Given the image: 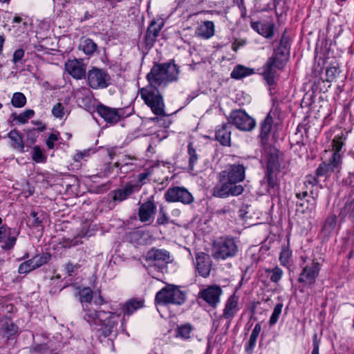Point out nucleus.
Masks as SVG:
<instances>
[{
    "instance_id": "nucleus-7",
    "label": "nucleus",
    "mask_w": 354,
    "mask_h": 354,
    "mask_svg": "<svg viewBox=\"0 0 354 354\" xmlns=\"http://www.w3.org/2000/svg\"><path fill=\"white\" fill-rule=\"evenodd\" d=\"M214 257L226 259L236 255L239 251L238 241L233 237H220L214 243Z\"/></svg>"
},
{
    "instance_id": "nucleus-39",
    "label": "nucleus",
    "mask_w": 354,
    "mask_h": 354,
    "mask_svg": "<svg viewBox=\"0 0 354 354\" xmlns=\"http://www.w3.org/2000/svg\"><path fill=\"white\" fill-rule=\"evenodd\" d=\"M76 97L79 103L84 106H88L91 102V91L82 87L76 92Z\"/></svg>"
},
{
    "instance_id": "nucleus-33",
    "label": "nucleus",
    "mask_w": 354,
    "mask_h": 354,
    "mask_svg": "<svg viewBox=\"0 0 354 354\" xmlns=\"http://www.w3.org/2000/svg\"><path fill=\"white\" fill-rule=\"evenodd\" d=\"M277 174L278 172L266 171L263 180L267 183V190L270 194L274 193L275 189L278 187Z\"/></svg>"
},
{
    "instance_id": "nucleus-13",
    "label": "nucleus",
    "mask_w": 354,
    "mask_h": 354,
    "mask_svg": "<svg viewBox=\"0 0 354 354\" xmlns=\"http://www.w3.org/2000/svg\"><path fill=\"white\" fill-rule=\"evenodd\" d=\"M165 198L167 202H180L183 204H189L194 201L192 195L184 187H169L165 194Z\"/></svg>"
},
{
    "instance_id": "nucleus-41",
    "label": "nucleus",
    "mask_w": 354,
    "mask_h": 354,
    "mask_svg": "<svg viewBox=\"0 0 354 354\" xmlns=\"http://www.w3.org/2000/svg\"><path fill=\"white\" fill-rule=\"evenodd\" d=\"M187 153L189 156V170L192 171L194 170V165L198 160V155L192 142H189L187 145Z\"/></svg>"
},
{
    "instance_id": "nucleus-57",
    "label": "nucleus",
    "mask_w": 354,
    "mask_h": 354,
    "mask_svg": "<svg viewBox=\"0 0 354 354\" xmlns=\"http://www.w3.org/2000/svg\"><path fill=\"white\" fill-rule=\"evenodd\" d=\"M2 329L9 335H12L16 332L17 327L10 320L7 319L2 324Z\"/></svg>"
},
{
    "instance_id": "nucleus-26",
    "label": "nucleus",
    "mask_w": 354,
    "mask_h": 354,
    "mask_svg": "<svg viewBox=\"0 0 354 354\" xmlns=\"http://www.w3.org/2000/svg\"><path fill=\"white\" fill-rule=\"evenodd\" d=\"M250 25L254 30L266 38H272L274 35V24L272 22L251 21Z\"/></svg>"
},
{
    "instance_id": "nucleus-2",
    "label": "nucleus",
    "mask_w": 354,
    "mask_h": 354,
    "mask_svg": "<svg viewBox=\"0 0 354 354\" xmlns=\"http://www.w3.org/2000/svg\"><path fill=\"white\" fill-rule=\"evenodd\" d=\"M83 318L91 326H100L99 337H108L116 333L120 314L93 308V304L82 306Z\"/></svg>"
},
{
    "instance_id": "nucleus-9",
    "label": "nucleus",
    "mask_w": 354,
    "mask_h": 354,
    "mask_svg": "<svg viewBox=\"0 0 354 354\" xmlns=\"http://www.w3.org/2000/svg\"><path fill=\"white\" fill-rule=\"evenodd\" d=\"M230 126L234 125L242 131H250L254 129L256 122L243 109L232 110L227 117Z\"/></svg>"
},
{
    "instance_id": "nucleus-24",
    "label": "nucleus",
    "mask_w": 354,
    "mask_h": 354,
    "mask_svg": "<svg viewBox=\"0 0 354 354\" xmlns=\"http://www.w3.org/2000/svg\"><path fill=\"white\" fill-rule=\"evenodd\" d=\"M215 138L223 146L231 145V126L229 122L216 127Z\"/></svg>"
},
{
    "instance_id": "nucleus-63",
    "label": "nucleus",
    "mask_w": 354,
    "mask_h": 354,
    "mask_svg": "<svg viewBox=\"0 0 354 354\" xmlns=\"http://www.w3.org/2000/svg\"><path fill=\"white\" fill-rule=\"evenodd\" d=\"M37 133L38 131L35 128L28 131L27 139L30 141V143L33 144L36 142V138L38 136Z\"/></svg>"
},
{
    "instance_id": "nucleus-31",
    "label": "nucleus",
    "mask_w": 354,
    "mask_h": 354,
    "mask_svg": "<svg viewBox=\"0 0 354 354\" xmlns=\"http://www.w3.org/2000/svg\"><path fill=\"white\" fill-rule=\"evenodd\" d=\"M8 137L11 140V147L18 150L20 152H23L24 150V144L23 141V137L21 134L17 129L11 130L8 133Z\"/></svg>"
},
{
    "instance_id": "nucleus-27",
    "label": "nucleus",
    "mask_w": 354,
    "mask_h": 354,
    "mask_svg": "<svg viewBox=\"0 0 354 354\" xmlns=\"http://www.w3.org/2000/svg\"><path fill=\"white\" fill-rule=\"evenodd\" d=\"M145 306V300L143 299L132 298L122 304L121 310L123 317L130 316L135 311Z\"/></svg>"
},
{
    "instance_id": "nucleus-34",
    "label": "nucleus",
    "mask_w": 354,
    "mask_h": 354,
    "mask_svg": "<svg viewBox=\"0 0 354 354\" xmlns=\"http://www.w3.org/2000/svg\"><path fill=\"white\" fill-rule=\"evenodd\" d=\"M280 170V164L279 162V156L277 152L271 153L268 156L266 171L278 172Z\"/></svg>"
},
{
    "instance_id": "nucleus-25",
    "label": "nucleus",
    "mask_w": 354,
    "mask_h": 354,
    "mask_svg": "<svg viewBox=\"0 0 354 354\" xmlns=\"http://www.w3.org/2000/svg\"><path fill=\"white\" fill-rule=\"evenodd\" d=\"M163 26V23H157L155 21H152L149 24L146 35H145V44L146 46L152 47L156 41L157 37L159 35L160 31Z\"/></svg>"
},
{
    "instance_id": "nucleus-5",
    "label": "nucleus",
    "mask_w": 354,
    "mask_h": 354,
    "mask_svg": "<svg viewBox=\"0 0 354 354\" xmlns=\"http://www.w3.org/2000/svg\"><path fill=\"white\" fill-rule=\"evenodd\" d=\"M139 93L145 103L157 116H165V103L163 97L158 88L146 86L139 89Z\"/></svg>"
},
{
    "instance_id": "nucleus-45",
    "label": "nucleus",
    "mask_w": 354,
    "mask_h": 354,
    "mask_svg": "<svg viewBox=\"0 0 354 354\" xmlns=\"http://www.w3.org/2000/svg\"><path fill=\"white\" fill-rule=\"evenodd\" d=\"M316 198L314 196H311L308 199H304L302 201L297 202V206L303 207V212L310 211L312 212L315 209L316 207Z\"/></svg>"
},
{
    "instance_id": "nucleus-19",
    "label": "nucleus",
    "mask_w": 354,
    "mask_h": 354,
    "mask_svg": "<svg viewBox=\"0 0 354 354\" xmlns=\"http://www.w3.org/2000/svg\"><path fill=\"white\" fill-rule=\"evenodd\" d=\"M339 218L341 221L346 220L354 223V196L351 194L342 199V205L339 208Z\"/></svg>"
},
{
    "instance_id": "nucleus-47",
    "label": "nucleus",
    "mask_w": 354,
    "mask_h": 354,
    "mask_svg": "<svg viewBox=\"0 0 354 354\" xmlns=\"http://www.w3.org/2000/svg\"><path fill=\"white\" fill-rule=\"evenodd\" d=\"M283 308V304L279 303L277 304L273 310V312L269 319V325L270 326H272L277 324L279 320V316L281 314Z\"/></svg>"
},
{
    "instance_id": "nucleus-42",
    "label": "nucleus",
    "mask_w": 354,
    "mask_h": 354,
    "mask_svg": "<svg viewBox=\"0 0 354 354\" xmlns=\"http://www.w3.org/2000/svg\"><path fill=\"white\" fill-rule=\"evenodd\" d=\"M337 225V217L335 215L329 216L325 221L322 231L327 235L331 234Z\"/></svg>"
},
{
    "instance_id": "nucleus-30",
    "label": "nucleus",
    "mask_w": 354,
    "mask_h": 354,
    "mask_svg": "<svg viewBox=\"0 0 354 354\" xmlns=\"http://www.w3.org/2000/svg\"><path fill=\"white\" fill-rule=\"evenodd\" d=\"M46 218V214L44 212L33 210L28 218V223L32 227H37L42 226Z\"/></svg>"
},
{
    "instance_id": "nucleus-54",
    "label": "nucleus",
    "mask_w": 354,
    "mask_h": 354,
    "mask_svg": "<svg viewBox=\"0 0 354 354\" xmlns=\"http://www.w3.org/2000/svg\"><path fill=\"white\" fill-rule=\"evenodd\" d=\"M150 172L145 171L140 173L137 177V183H133V186L138 187V192L140 190L141 187L146 183V180L149 178Z\"/></svg>"
},
{
    "instance_id": "nucleus-8",
    "label": "nucleus",
    "mask_w": 354,
    "mask_h": 354,
    "mask_svg": "<svg viewBox=\"0 0 354 354\" xmlns=\"http://www.w3.org/2000/svg\"><path fill=\"white\" fill-rule=\"evenodd\" d=\"M218 182L212 189V195L215 197L225 198L229 196L241 195L244 187L241 185L234 183L218 174Z\"/></svg>"
},
{
    "instance_id": "nucleus-1",
    "label": "nucleus",
    "mask_w": 354,
    "mask_h": 354,
    "mask_svg": "<svg viewBox=\"0 0 354 354\" xmlns=\"http://www.w3.org/2000/svg\"><path fill=\"white\" fill-rule=\"evenodd\" d=\"M290 39L285 30L280 39L279 46L274 49L273 54L263 66V75L269 86L275 84L277 70L285 67L290 57Z\"/></svg>"
},
{
    "instance_id": "nucleus-52",
    "label": "nucleus",
    "mask_w": 354,
    "mask_h": 354,
    "mask_svg": "<svg viewBox=\"0 0 354 354\" xmlns=\"http://www.w3.org/2000/svg\"><path fill=\"white\" fill-rule=\"evenodd\" d=\"M292 256V252L287 248H283L279 256L281 264L284 266H288L290 263V259Z\"/></svg>"
},
{
    "instance_id": "nucleus-3",
    "label": "nucleus",
    "mask_w": 354,
    "mask_h": 354,
    "mask_svg": "<svg viewBox=\"0 0 354 354\" xmlns=\"http://www.w3.org/2000/svg\"><path fill=\"white\" fill-rule=\"evenodd\" d=\"M180 71L174 62L163 64L156 63L147 75L149 86L153 87H166L167 84L178 80Z\"/></svg>"
},
{
    "instance_id": "nucleus-22",
    "label": "nucleus",
    "mask_w": 354,
    "mask_h": 354,
    "mask_svg": "<svg viewBox=\"0 0 354 354\" xmlns=\"http://www.w3.org/2000/svg\"><path fill=\"white\" fill-rule=\"evenodd\" d=\"M238 304L239 297L235 293L230 295L225 302L223 314L220 316V319L224 318L230 322L239 310Z\"/></svg>"
},
{
    "instance_id": "nucleus-32",
    "label": "nucleus",
    "mask_w": 354,
    "mask_h": 354,
    "mask_svg": "<svg viewBox=\"0 0 354 354\" xmlns=\"http://www.w3.org/2000/svg\"><path fill=\"white\" fill-rule=\"evenodd\" d=\"M290 0H272V4L278 21L279 22L283 15H286L288 10V3Z\"/></svg>"
},
{
    "instance_id": "nucleus-4",
    "label": "nucleus",
    "mask_w": 354,
    "mask_h": 354,
    "mask_svg": "<svg viewBox=\"0 0 354 354\" xmlns=\"http://www.w3.org/2000/svg\"><path fill=\"white\" fill-rule=\"evenodd\" d=\"M186 301V294L177 286L167 284L160 290L155 297L156 306H167L169 304L180 306Z\"/></svg>"
},
{
    "instance_id": "nucleus-6",
    "label": "nucleus",
    "mask_w": 354,
    "mask_h": 354,
    "mask_svg": "<svg viewBox=\"0 0 354 354\" xmlns=\"http://www.w3.org/2000/svg\"><path fill=\"white\" fill-rule=\"evenodd\" d=\"M302 270L298 278V282L306 286H311L316 282L322 265L315 259H310L306 256L301 257Z\"/></svg>"
},
{
    "instance_id": "nucleus-18",
    "label": "nucleus",
    "mask_w": 354,
    "mask_h": 354,
    "mask_svg": "<svg viewBox=\"0 0 354 354\" xmlns=\"http://www.w3.org/2000/svg\"><path fill=\"white\" fill-rule=\"evenodd\" d=\"M138 192V187L133 186V183L128 182L125 185L119 189L112 190L109 196L111 197L114 203H121L129 198L133 193Z\"/></svg>"
},
{
    "instance_id": "nucleus-11",
    "label": "nucleus",
    "mask_w": 354,
    "mask_h": 354,
    "mask_svg": "<svg viewBox=\"0 0 354 354\" xmlns=\"http://www.w3.org/2000/svg\"><path fill=\"white\" fill-rule=\"evenodd\" d=\"M156 210L157 205L154 201V196H151L146 201L139 203L138 209L139 221L147 225H150L154 219Z\"/></svg>"
},
{
    "instance_id": "nucleus-17",
    "label": "nucleus",
    "mask_w": 354,
    "mask_h": 354,
    "mask_svg": "<svg viewBox=\"0 0 354 354\" xmlns=\"http://www.w3.org/2000/svg\"><path fill=\"white\" fill-rule=\"evenodd\" d=\"M65 69L76 80H81L86 77V66L82 59H68L65 63Z\"/></svg>"
},
{
    "instance_id": "nucleus-29",
    "label": "nucleus",
    "mask_w": 354,
    "mask_h": 354,
    "mask_svg": "<svg viewBox=\"0 0 354 354\" xmlns=\"http://www.w3.org/2000/svg\"><path fill=\"white\" fill-rule=\"evenodd\" d=\"M273 118L268 113L264 120L260 124V138L262 143H266L272 127Z\"/></svg>"
},
{
    "instance_id": "nucleus-21",
    "label": "nucleus",
    "mask_w": 354,
    "mask_h": 354,
    "mask_svg": "<svg viewBox=\"0 0 354 354\" xmlns=\"http://www.w3.org/2000/svg\"><path fill=\"white\" fill-rule=\"evenodd\" d=\"M211 259L208 254L204 252L197 253L196 255L195 266L199 275L207 277L211 271Z\"/></svg>"
},
{
    "instance_id": "nucleus-15",
    "label": "nucleus",
    "mask_w": 354,
    "mask_h": 354,
    "mask_svg": "<svg viewBox=\"0 0 354 354\" xmlns=\"http://www.w3.org/2000/svg\"><path fill=\"white\" fill-rule=\"evenodd\" d=\"M222 292L223 291L220 286L214 285L201 290L198 296L200 299L205 301L209 306L214 308L220 303V297Z\"/></svg>"
},
{
    "instance_id": "nucleus-40",
    "label": "nucleus",
    "mask_w": 354,
    "mask_h": 354,
    "mask_svg": "<svg viewBox=\"0 0 354 354\" xmlns=\"http://www.w3.org/2000/svg\"><path fill=\"white\" fill-rule=\"evenodd\" d=\"M261 330V326L260 323H257L255 324L254 328H253L252 333L250 336V339L248 343V345L245 347L246 351H251L254 349L257 337Z\"/></svg>"
},
{
    "instance_id": "nucleus-35",
    "label": "nucleus",
    "mask_w": 354,
    "mask_h": 354,
    "mask_svg": "<svg viewBox=\"0 0 354 354\" xmlns=\"http://www.w3.org/2000/svg\"><path fill=\"white\" fill-rule=\"evenodd\" d=\"M34 115L35 111L32 109H27L19 114L17 113H11L10 118L12 119L13 121H17L19 124H26Z\"/></svg>"
},
{
    "instance_id": "nucleus-37",
    "label": "nucleus",
    "mask_w": 354,
    "mask_h": 354,
    "mask_svg": "<svg viewBox=\"0 0 354 354\" xmlns=\"http://www.w3.org/2000/svg\"><path fill=\"white\" fill-rule=\"evenodd\" d=\"M80 48L87 55H92L97 50V44L90 38L81 41Z\"/></svg>"
},
{
    "instance_id": "nucleus-48",
    "label": "nucleus",
    "mask_w": 354,
    "mask_h": 354,
    "mask_svg": "<svg viewBox=\"0 0 354 354\" xmlns=\"http://www.w3.org/2000/svg\"><path fill=\"white\" fill-rule=\"evenodd\" d=\"M35 268H38L46 264L50 259V254L48 253H42L32 258Z\"/></svg>"
},
{
    "instance_id": "nucleus-62",
    "label": "nucleus",
    "mask_w": 354,
    "mask_h": 354,
    "mask_svg": "<svg viewBox=\"0 0 354 354\" xmlns=\"http://www.w3.org/2000/svg\"><path fill=\"white\" fill-rule=\"evenodd\" d=\"M320 338H319L317 333H315L313 337V351L312 354H319Z\"/></svg>"
},
{
    "instance_id": "nucleus-44",
    "label": "nucleus",
    "mask_w": 354,
    "mask_h": 354,
    "mask_svg": "<svg viewBox=\"0 0 354 354\" xmlns=\"http://www.w3.org/2000/svg\"><path fill=\"white\" fill-rule=\"evenodd\" d=\"M27 102L26 97L21 92H16L12 95L11 104L15 108L24 107Z\"/></svg>"
},
{
    "instance_id": "nucleus-61",
    "label": "nucleus",
    "mask_w": 354,
    "mask_h": 354,
    "mask_svg": "<svg viewBox=\"0 0 354 354\" xmlns=\"http://www.w3.org/2000/svg\"><path fill=\"white\" fill-rule=\"evenodd\" d=\"M25 52L23 48H19L14 52L12 62L15 64H17L24 57Z\"/></svg>"
},
{
    "instance_id": "nucleus-16",
    "label": "nucleus",
    "mask_w": 354,
    "mask_h": 354,
    "mask_svg": "<svg viewBox=\"0 0 354 354\" xmlns=\"http://www.w3.org/2000/svg\"><path fill=\"white\" fill-rule=\"evenodd\" d=\"M245 169L243 165L232 164L227 166L225 170L221 171L219 174L223 176V179L227 178L230 181L238 184L244 180Z\"/></svg>"
},
{
    "instance_id": "nucleus-58",
    "label": "nucleus",
    "mask_w": 354,
    "mask_h": 354,
    "mask_svg": "<svg viewBox=\"0 0 354 354\" xmlns=\"http://www.w3.org/2000/svg\"><path fill=\"white\" fill-rule=\"evenodd\" d=\"M80 267V265L78 263L74 264L71 262H68L65 266V270L68 276H71L73 273L76 272Z\"/></svg>"
},
{
    "instance_id": "nucleus-64",
    "label": "nucleus",
    "mask_w": 354,
    "mask_h": 354,
    "mask_svg": "<svg viewBox=\"0 0 354 354\" xmlns=\"http://www.w3.org/2000/svg\"><path fill=\"white\" fill-rule=\"evenodd\" d=\"M317 176H315L313 175H308L306 177L304 185L306 187L308 186V185H310L312 186L316 185L318 183V180H317Z\"/></svg>"
},
{
    "instance_id": "nucleus-28",
    "label": "nucleus",
    "mask_w": 354,
    "mask_h": 354,
    "mask_svg": "<svg viewBox=\"0 0 354 354\" xmlns=\"http://www.w3.org/2000/svg\"><path fill=\"white\" fill-rule=\"evenodd\" d=\"M214 24L212 21H205L198 26L195 35L201 38L207 39L214 35Z\"/></svg>"
},
{
    "instance_id": "nucleus-43",
    "label": "nucleus",
    "mask_w": 354,
    "mask_h": 354,
    "mask_svg": "<svg viewBox=\"0 0 354 354\" xmlns=\"http://www.w3.org/2000/svg\"><path fill=\"white\" fill-rule=\"evenodd\" d=\"M345 140H346V138L344 136L343 133H341L340 135H337L335 136V138L332 142V147H333V154H337V156H341L340 151H341L342 147L344 145Z\"/></svg>"
},
{
    "instance_id": "nucleus-46",
    "label": "nucleus",
    "mask_w": 354,
    "mask_h": 354,
    "mask_svg": "<svg viewBox=\"0 0 354 354\" xmlns=\"http://www.w3.org/2000/svg\"><path fill=\"white\" fill-rule=\"evenodd\" d=\"M266 272L270 274V279L274 283H278L283 274V270L278 266H276L272 269H266Z\"/></svg>"
},
{
    "instance_id": "nucleus-38",
    "label": "nucleus",
    "mask_w": 354,
    "mask_h": 354,
    "mask_svg": "<svg viewBox=\"0 0 354 354\" xmlns=\"http://www.w3.org/2000/svg\"><path fill=\"white\" fill-rule=\"evenodd\" d=\"M93 292L88 288H84L79 291V299L82 304V306L84 304H93Z\"/></svg>"
},
{
    "instance_id": "nucleus-53",
    "label": "nucleus",
    "mask_w": 354,
    "mask_h": 354,
    "mask_svg": "<svg viewBox=\"0 0 354 354\" xmlns=\"http://www.w3.org/2000/svg\"><path fill=\"white\" fill-rule=\"evenodd\" d=\"M114 166L120 168L122 173L127 174L129 171L133 170V164L131 162H127L124 160L122 162H115Z\"/></svg>"
},
{
    "instance_id": "nucleus-49",
    "label": "nucleus",
    "mask_w": 354,
    "mask_h": 354,
    "mask_svg": "<svg viewBox=\"0 0 354 354\" xmlns=\"http://www.w3.org/2000/svg\"><path fill=\"white\" fill-rule=\"evenodd\" d=\"M35 269L32 259H30L19 265L18 272L19 274H28Z\"/></svg>"
},
{
    "instance_id": "nucleus-14",
    "label": "nucleus",
    "mask_w": 354,
    "mask_h": 354,
    "mask_svg": "<svg viewBox=\"0 0 354 354\" xmlns=\"http://www.w3.org/2000/svg\"><path fill=\"white\" fill-rule=\"evenodd\" d=\"M96 112L104 121L111 124H117L124 117L122 109H115L102 104L96 106Z\"/></svg>"
},
{
    "instance_id": "nucleus-59",
    "label": "nucleus",
    "mask_w": 354,
    "mask_h": 354,
    "mask_svg": "<svg viewBox=\"0 0 354 354\" xmlns=\"http://www.w3.org/2000/svg\"><path fill=\"white\" fill-rule=\"evenodd\" d=\"M338 73V68L335 66H330L327 68L326 75L328 81H333Z\"/></svg>"
},
{
    "instance_id": "nucleus-36",
    "label": "nucleus",
    "mask_w": 354,
    "mask_h": 354,
    "mask_svg": "<svg viewBox=\"0 0 354 354\" xmlns=\"http://www.w3.org/2000/svg\"><path fill=\"white\" fill-rule=\"evenodd\" d=\"M254 73V70L242 65L235 66L231 73L232 78L239 80Z\"/></svg>"
},
{
    "instance_id": "nucleus-55",
    "label": "nucleus",
    "mask_w": 354,
    "mask_h": 354,
    "mask_svg": "<svg viewBox=\"0 0 354 354\" xmlns=\"http://www.w3.org/2000/svg\"><path fill=\"white\" fill-rule=\"evenodd\" d=\"M53 115L57 118H62L64 115V106L62 103H57L52 109Z\"/></svg>"
},
{
    "instance_id": "nucleus-20",
    "label": "nucleus",
    "mask_w": 354,
    "mask_h": 354,
    "mask_svg": "<svg viewBox=\"0 0 354 354\" xmlns=\"http://www.w3.org/2000/svg\"><path fill=\"white\" fill-rule=\"evenodd\" d=\"M18 235L15 229L7 227L6 225L0 227V242H3L2 248L8 250L15 245Z\"/></svg>"
},
{
    "instance_id": "nucleus-60",
    "label": "nucleus",
    "mask_w": 354,
    "mask_h": 354,
    "mask_svg": "<svg viewBox=\"0 0 354 354\" xmlns=\"http://www.w3.org/2000/svg\"><path fill=\"white\" fill-rule=\"evenodd\" d=\"M59 140V133H52L49 135L48 138L46 140V145L49 149L54 148L55 142Z\"/></svg>"
},
{
    "instance_id": "nucleus-10",
    "label": "nucleus",
    "mask_w": 354,
    "mask_h": 354,
    "mask_svg": "<svg viewBox=\"0 0 354 354\" xmlns=\"http://www.w3.org/2000/svg\"><path fill=\"white\" fill-rule=\"evenodd\" d=\"M88 85L93 89L105 88L111 83L109 74L104 69L92 68L88 74Z\"/></svg>"
},
{
    "instance_id": "nucleus-12",
    "label": "nucleus",
    "mask_w": 354,
    "mask_h": 354,
    "mask_svg": "<svg viewBox=\"0 0 354 354\" xmlns=\"http://www.w3.org/2000/svg\"><path fill=\"white\" fill-rule=\"evenodd\" d=\"M342 156L333 154L328 162H322L319 165L315 171L316 175L318 177H328L330 176L332 173H339L342 167Z\"/></svg>"
},
{
    "instance_id": "nucleus-50",
    "label": "nucleus",
    "mask_w": 354,
    "mask_h": 354,
    "mask_svg": "<svg viewBox=\"0 0 354 354\" xmlns=\"http://www.w3.org/2000/svg\"><path fill=\"white\" fill-rule=\"evenodd\" d=\"M192 331V326L189 324H186L179 326L177 329V335L178 336L184 338L188 339L190 337V333Z\"/></svg>"
},
{
    "instance_id": "nucleus-23",
    "label": "nucleus",
    "mask_w": 354,
    "mask_h": 354,
    "mask_svg": "<svg viewBox=\"0 0 354 354\" xmlns=\"http://www.w3.org/2000/svg\"><path fill=\"white\" fill-rule=\"evenodd\" d=\"M169 259V253L165 250L151 248L146 254V261L153 265L158 263H166Z\"/></svg>"
},
{
    "instance_id": "nucleus-56",
    "label": "nucleus",
    "mask_w": 354,
    "mask_h": 354,
    "mask_svg": "<svg viewBox=\"0 0 354 354\" xmlns=\"http://www.w3.org/2000/svg\"><path fill=\"white\" fill-rule=\"evenodd\" d=\"M156 223L160 225H165L169 223V218L167 216L162 207L159 210V216L157 218Z\"/></svg>"
},
{
    "instance_id": "nucleus-51",
    "label": "nucleus",
    "mask_w": 354,
    "mask_h": 354,
    "mask_svg": "<svg viewBox=\"0 0 354 354\" xmlns=\"http://www.w3.org/2000/svg\"><path fill=\"white\" fill-rule=\"evenodd\" d=\"M32 160L36 162H46V156L43 153L39 146H35L33 147V153L32 156Z\"/></svg>"
}]
</instances>
